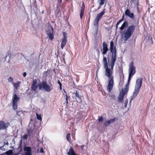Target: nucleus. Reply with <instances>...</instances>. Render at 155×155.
<instances>
[{"instance_id": "f257e3e1", "label": "nucleus", "mask_w": 155, "mask_h": 155, "mask_svg": "<svg viewBox=\"0 0 155 155\" xmlns=\"http://www.w3.org/2000/svg\"><path fill=\"white\" fill-rule=\"evenodd\" d=\"M110 50L111 55V62L109 65L110 68L108 67L106 57L104 56L103 59V64L105 70V75L109 78L107 90L109 93L111 92L114 86V76L113 75V70L117 57L116 48L115 46L114 47V42L113 41L110 42Z\"/></svg>"}, {"instance_id": "f03ea898", "label": "nucleus", "mask_w": 155, "mask_h": 155, "mask_svg": "<svg viewBox=\"0 0 155 155\" xmlns=\"http://www.w3.org/2000/svg\"><path fill=\"white\" fill-rule=\"evenodd\" d=\"M128 21H125L121 26L119 28L120 30H123L125 28L127 27V29L124 33V37L126 40H128L133 35L136 26L134 25L128 26Z\"/></svg>"}, {"instance_id": "7ed1b4c3", "label": "nucleus", "mask_w": 155, "mask_h": 155, "mask_svg": "<svg viewBox=\"0 0 155 155\" xmlns=\"http://www.w3.org/2000/svg\"><path fill=\"white\" fill-rule=\"evenodd\" d=\"M142 78H139L136 80L134 90L131 96V99L130 102H131V101L135 98L139 93V90L142 86Z\"/></svg>"}, {"instance_id": "20e7f679", "label": "nucleus", "mask_w": 155, "mask_h": 155, "mask_svg": "<svg viewBox=\"0 0 155 155\" xmlns=\"http://www.w3.org/2000/svg\"><path fill=\"white\" fill-rule=\"evenodd\" d=\"M41 89H44L47 92H50L53 89L52 84L51 83L50 85H49L46 81H43L42 84L39 86V89L41 90Z\"/></svg>"}, {"instance_id": "39448f33", "label": "nucleus", "mask_w": 155, "mask_h": 155, "mask_svg": "<svg viewBox=\"0 0 155 155\" xmlns=\"http://www.w3.org/2000/svg\"><path fill=\"white\" fill-rule=\"evenodd\" d=\"M38 87V84L37 79H33L31 86V91H34L35 93L37 92V88Z\"/></svg>"}, {"instance_id": "423d86ee", "label": "nucleus", "mask_w": 155, "mask_h": 155, "mask_svg": "<svg viewBox=\"0 0 155 155\" xmlns=\"http://www.w3.org/2000/svg\"><path fill=\"white\" fill-rule=\"evenodd\" d=\"M135 67L134 66L133 61H132L129 65V75H130V76H133L135 74Z\"/></svg>"}, {"instance_id": "0eeeda50", "label": "nucleus", "mask_w": 155, "mask_h": 155, "mask_svg": "<svg viewBox=\"0 0 155 155\" xmlns=\"http://www.w3.org/2000/svg\"><path fill=\"white\" fill-rule=\"evenodd\" d=\"M9 126L10 124L9 123H5L3 121L0 120V130L7 129Z\"/></svg>"}, {"instance_id": "6e6552de", "label": "nucleus", "mask_w": 155, "mask_h": 155, "mask_svg": "<svg viewBox=\"0 0 155 155\" xmlns=\"http://www.w3.org/2000/svg\"><path fill=\"white\" fill-rule=\"evenodd\" d=\"M23 149L25 152V155H32V150L30 147H25Z\"/></svg>"}, {"instance_id": "1a4fd4ad", "label": "nucleus", "mask_w": 155, "mask_h": 155, "mask_svg": "<svg viewBox=\"0 0 155 155\" xmlns=\"http://www.w3.org/2000/svg\"><path fill=\"white\" fill-rule=\"evenodd\" d=\"M80 91L79 89L76 90L75 93V94L76 97L75 99H76V101L79 103H81L82 101L81 97L79 95Z\"/></svg>"}, {"instance_id": "9d476101", "label": "nucleus", "mask_w": 155, "mask_h": 155, "mask_svg": "<svg viewBox=\"0 0 155 155\" xmlns=\"http://www.w3.org/2000/svg\"><path fill=\"white\" fill-rule=\"evenodd\" d=\"M108 45L105 42H104L103 43V48L101 52L102 54L103 55L105 54L108 50Z\"/></svg>"}, {"instance_id": "9b49d317", "label": "nucleus", "mask_w": 155, "mask_h": 155, "mask_svg": "<svg viewBox=\"0 0 155 155\" xmlns=\"http://www.w3.org/2000/svg\"><path fill=\"white\" fill-rule=\"evenodd\" d=\"M49 28H51V31L48 34V35L50 39L52 40L54 38V36L52 34L53 32V28L52 26L50 24H49Z\"/></svg>"}, {"instance_id": "f8f14e48", "label": "nucleus", "mask_w": 155, "mask_h": 155, "mask_svg": "<svg viewBox=\"0 0 155 155\" xmlns=\"http://www.w3.org/2000/svg\"><path fill=\"white\" fill-rule=\"evenodd\" d=\"M105 11L106 9H104L101 12L97 14L95 19L98 21H99L103 15H104L105 12Z\"/></svg>"}, {"instance_id": "ddd939ff", "label": "nucleus", "mask_w": 155, "mask_h": 155, "mask_svg": "<svg viewBox=\"0 0 155 155\" xmlns=\"http://www.w3.org/2000/svg\"><path fill=\"white\" fill-rule=\"evenodd\" d=\"M125 14L126 15L128 16L131 18H134V15L133 13H131L130 11L127 9L125 11Z\"/></svg>"}, {"instance_id": "4468645a", "label": "nucleus", "mask_w": 155, "mask_h": 155, "mask_svg": "<svg viewBox=\"0 0 155 155\" xmlns=\"http://www.w3.org/2000/svg\"><path fill=\"white\" fill-rule=\"evenodd\" d=\"M68 155H77L75 153L73 147L71 146L67 153Z\"/></svg>"}, {"instance_id": "2eb2a0df", "label": "nucleus", "mask_w": 155, "mask_h": 155, "mask_svg": "<svg viewBox=\"0 0 155 155\" xmlns=\"http://www.w3.org/2000/svg\"><path fill=\"white\" fill-rule=\"evenodd\" d=\"M85 7V5L83 3L82 4V7L81 9L80 12V17L81 19H82L83 16L84 14Z\"/></svg>"}, {"instance_id": "dca6fc26", "label": "nucleus", "mask_w": 155, "mask_h": 155, "mask_svg": "<svg viewBox=\"0 0 155 155\" xmlns=\"http://www.w3.org/2000/svg\"><path fill=\"white\" fill-rule=\"evenodd\" d=\"M67 40L64 39H62L61 43V48L62 49L65 47L67 42Z\"/></svg>"}, {"instance_id": "f3484780", "label": "nucleus", "mask_w": 155, "mask_h": 155, "mask_svg": "<svg viewBox=\"0 0 155 155\" xmlns=\"http://www.w3.org/2000/svg\"><path fill=\"white\" fill-rule=\"evenodd\" d=\"M115 118H113L112 119H111L105 122L104 123V125L105 126H107L109 124H110L111 123L115 121Z\"/></svg>"}, {"instance_id": "a211bd4d", "label": "nucleus", "mask_w": 155, "mask_h": 155, "mask_svg": "<svg viewBox=\"0 0 155 155\" xmlns=\"http://www.w3.org/2000/svg\"><path fill=\"white\" fill-rule=\"evenodd\" d=\"M19 99V98L18 97L17 94H15L13 96V98L12 99V102L17 103Z\"/></svg>"}, {"instance_id": "6ab92c4d", "label": "nucleus", "mask_w": 155, "mask_h": 155, "mask_svg": "<svg viewBox=\"0 0 155 155\" xmlns=\"http://www.w3.org/2000/svg\"><path fill=\"white\" fill-rule=\"evenodd\" d=\"M128 91V90H127L126 88H125L124 89L123 88L122 89V90H121V91L120 92V94L124 96V95L127 93V92Z\"/></svg>"}, {"instance_id": "aec40b11", "label": "nucleus", "mask_w": 155, "mask_h": 155, "mask_svg": "<svg viewBox=\"0 0 155 155\" xmlns=\"http://www.w3.org/2000/svg\"><path fill=\"white\" fill-rule=\"evenodd\" d=\"M124 96L120 94H119L118 98V101L119 102H121L123 101Z\"/></svg>"}, {"instance_id": "412c9836", "label": "nucleus", "mask_w": 155, "mask_h": 155, "mask_svg": "<svg viewBox=\"0 0 155 155\" xmlns=\"http://www.w3.org/2000/svg\"><path fill=\"white\" fill-rule=\"evenodd\" d=\"M20 83L21 82L20 81H17L16 83H14V86L16 89H17L18 88V87H19V85Z\"/></svg>"}, {"instance_id": "4be33fe9", "label": "nucleus", "mask_w": 155, "mask_h": 155, "mask_svg": "<svg viewBox=\"0 0 155 155\" xmlns=\"http://www.w3.org/2000/svg\"><path fill=\"white\" fill-rule=\"evenodd\" d=\"M99 21H98L97 20L95 19V21H94V26H95L96 27V29L97 31V30L98 28V22Z\"/></svg>"}, {"instance_id": "5701e85b", "label": "nucleus", "mask_w": 155, "mask_h": 155, "mask_svg": "<svg viewBox=\"0 0 155 155\" xmlns=\"http://www.w3.org/2000/svg\"><path fill=\"white\" fill-rule=\"evenodd\" d=\"M12 107L13 109L16 110L18 107L17 103L12 102Z\"/></svg>"}, {"instance_id": "b1692460", "label": "nucleus", "mask_w": 155, "mask_h": 155, "mask_svg": "<svg viewBox=\"0 0 155 155\" xmlns=\"http://www.w3.org/2000/svg\"><path fill=\"white\" fill-rule=\"evenodd\" d=\"M71 134L69 133L66 136V139L70 143H71Z\"/></svg>"}, {"instance_id": "393cba45", "label": "nucleus", "mask_w": 155, "mask_h": 155, "mask_svg": "<svg viewBox=\"0 0 155 155\" xmlns=\"http://www.w3.org/2000/svg\"><path fill=\"white\" fill-rule=\"evenodd\" d=\"M13 150H10L6 151L5 153L8 155H12L13 154Z\"/></svg>"}, {"instance_id": "a878e982", "label": "nucleus", "mask_w": 155, "mask_h": 155, "mask_svg": "<svg viewBox=\"0 0 155 155\" xmlns=\"http://www.w3.org/2000/svg\"><path fill=\"white\" fill-rule=\"evenodd\" d=\"M100 1V2L99 3V4L100 5V6L98 7V9H99L101 6V5H103L105 2V0H99Z\"/></svg>"}, {"instance_id": "bb28decb", "label": "nucleus", "mask_w": 155, "mask_h": 155, "mask_svg": "<svg viewBox=\"0 0 155 155\" xmlns=\"http://www.w3.org/2000/svg\"><path fill=\"white\" fill-rule=\"evenodd\" d=\"M63 39H64L66 40H67V35L66 32H63Z\"/></svg>"}, {"instance_id": "cd10ccee", "label": "nucleus", "mask_w": 155, "mask_h": 155, "mask_svg": "<svg viewBox=\"0 0 155 155\" xmlns=\"http://www.w3.org/2000/svg\"><path fill=\"white\" fill-rule=\"evenodd\" d=\"M37 118L38 120H41L42 117L41 115H39L38 113H36Z\"/></svg>"}, {"instance_id": "c85d7f7f", "label": "nucleus", "mask_w": 155, "mask_h": 155, "mask_svg": "<svg viewBox=\"0 0 155 155\" xmlns=\"http://www.w3.org/2000/svg\"><path fill=\"white\" fill-rule=\"evenodd\" d=\"M28 137V134H25L23 136V138L25 140H27Z\"/></svg>"}, {"instance_id": "c756f323", "label": "nucleus", "mask_w": 155, "mask_h": 155, "mask_svg": "<svg viewBox=\"0 0 155 155\" xmlns=\"http://www.w3.org/2000/svg\"><path fill=\"white\" fill-rule=\"evenodd\" d=\"M99 118H98V121L99 122L102 121L103 120V118L102 116L99 117Z\"/></svg>"}, {"instance_id": "7c9ffc66", "label": "nucleus", "mask_w": 155, "mask_h": 155, "mask_svg": "<svg viewBox=\"0 0 155 155\" xmlns=\"http://www.w3.org/2000/svg\"><path fill=\"white\" fill-rule=\"evenodd\" d=\"M65 99L66 100V102L67 104H68V97L67 94H66L65 95Z\"/></svg>"}, {"instance_id": "2f4dec72", "label": "nucleus", "mask_w": 155, "mask_h": 155, "mask_svg": "<svg viewBox=\"0 0 155 155\" xmlns=\"http://www.w3.org/2000/svg\"><path fill=\"white\" fill-rule=\"evenodd\" d=\"M58 83L60 85V89L61 90L62 89V87H61L62 84L61 83V82H60V81L59 80L58 81Z\"/></svg>"}, {"instance_id": "473e14b6", "label": "nucleus", "mask_w": 155, "mask_h": 155, "mask_svg": "<svg viewBox=\"0 0 155 155\" xmlns=\"http://www.w3.org/2000/svg\"><path fill=\"white\" fill-rule=\"evenodd\" d=\"M129 84L128 83H127L126 84L125 88H126L127 90H128V86L129 85Z\"/></svg>"}, {"instance_id": "72a5a7b5", "label": "nucleus", "mask_w": 155, "mask_h": 155, "mask_svg": "<svg viewBox=\"0 0 155 155\" xmlns=\"http://www.w3.org/2000/svg\"><path fill=\"white\" fill-rule=\"evenodd\" d=\"M128 100L127 99L126 100H125V107H126L127 105V104H128Z\"/></svg>"}, {"instance_id": "f704fd0d", "label": "nucleus", "mask_w": 155, "mask_h": 155, "mask_svg": "<svg viewBox=\"0 0 155 155\" xmlns=\"http://www.w3.org/2000/svg\"><path fill=\"white\" fill-rule=\"evenodd\" d=\"M132 76H130V75H129V77H128V80L127 83H128L129 84L130 83V78Z\"/></svg>"}, {"instance_id": "c9c22d12", "label": "nucleus", "mask_w": 155, "mask_h": 155, "mask_svg": "<svg viewBox=\"0 0 155 155\" xmlns=\"http://www.w3.org/2000/svg\"><path fill=\"white\" fill-rule=\"evenodd\" d=\"M8 80L11 82L13 81V79L11 77H10L8 79Z\"/></svg>"}, {"instance_id": "e433bc0d", "label": "nucleus", "mask_w": 155, "mask_h": 155, "mask_svg": "<svg viewBox=\"0 0 155 155\" xmlns=\"http://www.w3.org/2000/svg\"><path fill=\"white\" fill-rule=\"evenodd\" d=\"M40 152L41 153H44V151L43 148H41L40 150Z\"/></svg>"}, {"instance_id": "4c0bfd02", "label": "nucleus", "mask_w": 155, "mask_h": 155, "mask_svg": "<svg viewBox=\"0 0 155 155\" xmlns=\"http://www.w3.org/2000/svg\"><path fill=\"white\" fill-rule=\"evenodd\" d=\"M26 75V73L25 72L23 73V76L24 77H25Z\"/></svg>"}, {"instance_id": "58836bf2", "label": "nucleus", "mask_w": 155, "mask_h": 155, "mask_svg": "<svg viewBox=\"0 0 155 155\" xmlns=\"http://www.w3.org/2000/svg\"><path fill=\"white\" fill-rule=\"evenodd\" d=\"M20 112V111H18L16 112V114L17 115H18V116H20V115L19 114V113Z\"/></svg>"}, {"instance_id": "ea45409f", "label": "nucleus", "mask_w": 155, "mask_h": 155, "mask_svg": "<svg viewBox=\"0 0 155 155\" xmlns=\"http://www.w3.org/2000/svg\"><path fill=\"white\" fill-rule=\"evenodd\" d=\"M123 19H120V20H119L118 21L120 23L121 22H122L123 21Z\"/></svg>"}, {"instance_id": "a19ab883", "label": "nucleus", "mask_w": 155, "mask_h": 155, "mask_svg": "<svg viewBox=\"0 0 155 155\" xmlns=\"http://www.w3.org/2000/svg\"><path fill=\"white\" fill-rule=\"evenodd\" d=\"M62 0H59V3L60 4H61L62 2Z\"/></svg>"}, {"instance_id": "79ce46f5", "label": "nucleus", "mask_w": 155, "mask_h": 155, "mask_svg": "<svg viewBox=\"0 0 155 155\" xmlns=\"http://www.w3.org/2000/svg\"><path fill=\"white\" fill-rule=\"evenodd\" d=\"M48 70H48L47 71H45V74L46 75V74H47V73H48Z\"/></svg>"}, {"instance_id": "37998d69", "label": "nucleus", "mask_w": 155, "mask_h": 155, "mask_svg": "<svg viewBox=\"0 0 155 155\" xmlns=\"http://www.w3.org/2000/svg\"><path fill=\"white\" fill-rule=\"evenodd\" d=\"M84 145H82L81 146V149H83V148H84Z\"/></svg>"}, {"instance_id": "c03bdc74", "label": "nucleus", "mask_w": 155, "mask_h": 155, "mask_svg": "<svg viewBox=\"0 0 155 155\" xmlns=\"http://www.w3.org/2000/svg\"><path fill=\"white\" fill-rule=\"evenodd\" d=\"M124 15H123L122 17V18L121 19H122L123 20L124 19Z\"/></svg>"}, {"instance_id": "a18cd8bd", "label": "nucleus", "mask_w": 155, "mask_h": 155, "mask_svg": "<svg viewBox=\"0 0 155 155\" xmlns=\"http://www.w3.org/2000/svg\"><path fill=\"white\" fill-rule=\"evenodd\" d=\"M118 28V25H116V30H117V28Z\"/></svg>"}, {"instance_id": "49530a36", "label": "nucleus", "mask_w": 155, "mask_h": 155, "mask_svg": "<svg viewBox=\"0 0 155 155\" xmlns=\"http://www.w3.org/2000/svg\"><path fill=\"white\" fill-rule=\"evenodd\" d=\"M120 24V23L118 22V21L117 23L116 24V25H118Z\"/></svg>"}, {"instance_id": "de8ad7c7", "label": "nucleus", "mask_w": 155, "mask_h": 155, "mask_svg": "<svg viewBox=\"0 0 155 155\" xmlns=\"http://www.w3.org/2000/svg\"><path fill=\"white\" fill-rule=\"evenodd\" d=\"M28 134H29L30 133V131H28Z\"/></svg>"}, {"instance_id": "09e8293b", "label": "nucleus", "mask_w": 155, "mask_h": 155, "mask_svg": "<svg viewBox=\"0 0 155 155\" xmlns=\"http://www.w3.org/2000/svg\"><path fill=\"white\" fill-rule=\"evenodd\" d=\"M131 0L132 1L134 2V1H135L136 0Z\"/></svg>"}, {"instance_id": "8fccbe9b", "label": "nucleus", "mask_w": 155, "mask_h": 155, "mask_svg": "<svg viewBox=\"0 0 155 155\" xmlns=\"http://www.w3.org/2000/svg\"><path fill=\"white\" fill-rule=\"evenodd\" d=\"M22 142V140H21V141H20V143H21Z\"/></svg>"}, {"instance_id": "3c124183", "label": "nucleus", "mask_w": 155, "mask_h": 155, "mask_svg": "<svg viewBox=\"0 0 155 155\" xmlns=\"http://www.w3.org/2000/svg\"><path fill=\"white\" fill-rule=\"evenodd\" d=\"M122 74H123V75H124V74H123V71H122Z\"/></svg>"}]
</instances>
